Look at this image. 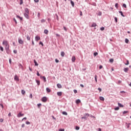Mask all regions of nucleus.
<instances>
[{
    "label": "nucleus",
    "instance_id": "1",
    "mask_svg": "<svg viewBox=\"0 0 131 131\" xmlns=\"http://www.w3.org/2000/svg\"><path fill=\"white\" fill-rule=\"evenodd\" d=\"M3 46H8L9 45V42H8V41L7 40H4L3 42Z\"/></svg>",
    "mask_w": 131,
    "mask_h": 131
},
{
    "label": "nucleus",
    "instance_id": "2",
    "mask_svg": "<svg viewBox=\"0 0 131 131\" xmlns=\"http://www.w3.org/2000/svg\"><path fill=\"white\" fill-rule=\"evenodd\" d=\"M47 101H48V98H47L46 97H43L42 98V101H43V103H46V102H47Z\"/></svg>",
    "mask_w": 131,
    "mask_h": 131
},
{
    "label": "nucleus",
    "instance_id": "3",
    "mask_svg": "<svg viewBox=\"0 0 131 131\" xmlns=\"http://www.w3.org/2000/svg\"><path fill=\"white\" fill-rule=\"evenodd\" d=\"M35 39L36 41H38V40H40V37L39 36H36L35 37Z\"/></svg>",
    "mask_w": 131,
    "mask_h": 131
},
{
    "label": "nucleus",
    "instance_id": "4",
    "mask_svg": "<svg viewBox=\"0 0 131 131\" xmlns=\"http://www.w3.org/2000/svg\"><path fill=\"white\" fill-rule=\"evenodd\" d=\"M22 116H24V114H22L21 112H19L17 115V117H22Z\"/></svg>",
    "mask_w": 131,
    "mask_h": 131
},
{
    "label": "nucleus",
    "instance_id": "5",
    "mask_svg": "<svg viewBox=\"0 0 131 131\" xmlns=\"http://www.w3.org/2000/svg\"><path fill=\"white\" fill-rule=\"evenodd\" d=\"M18 42L20 45H23V43H24V41L22 39H18Z\"/></svg>",
    "mask_w": 131,
    "mask_h": 131
},
{
    "label": "nucleus",
    "instance_id": "6",
    "mask_svg": "<svg viewBox=\"0 0 131 131\" xmlns=\"http://www.w3.org/2000/svg\"><path fill=\"white\" fill-rule=\"evenodd\" d=\"M24 16L27 19H29V13H24Z\"/></svg>",
    "mask_w": 131,
    "mask_h": 131
},
{
    "label": "nucleus",
    "instance_id": "7",
    "mask_svg": "<svg viewBox=\"0 0 131 131\" xmlns=\"http://www.w3.org/2000/svg\"><path fill=\"white\" fill-rule=\"evenodd\" d=\"M10 48V45L8 44V45L5 46V50L8 52L9 51V49Z\"/></svg>",
    "mask_w": 131,
    "mask_h": 131
},
{
    "label": "nucleus",
    "instance_id": "8",
    "mask_svg": "<svg viewBox=\"0 0 131 131\" xmlns=\"http://www.w3.org/2000/svg\"><path fill=\"white\" fill-rule=\"evenodd\" d=\"M25 14H29V10L28 9V8H25Z\"/></svg>",
    "mask_w": 131,
    "mask_h": 131
},
{
    "label": "nucleus",
    "instance_id": "9",
    "mask_svg": "<svg viewBox=\"0 0 131 131\" xmlns=\"http://www.w3.org/2000/svg\"><path fill=\"white\" fill-rule=\"evenodd\" d=\"M84 117H86V118H85V119L87 120L88 119V117H90V114H85Z\"/></svg>",
    "mask_w": 131,
    "mask_h": 131
},
{
    "label": "nucleus",
    "instance_id": "10",
    "mask_svg": "<svg viewBox=\"0 0 131 131\" xmlns=\"http://www.w3.org/2000/svg\"><path fill=\"white\" fill-rule=\"evenodd\" d=\"M76 60V58H75V56H72V62H75Z\"/></svg>",
    "mask_w": 131,
    "mask_h": 131
},
{
    "label": "nucleus",
    "instance_id": "11",
    "mask_svg": "<svg viewBox=\"0 0 131 131\" xmlns=\"http://www.w3.org/2000/svg\"><path fill=\"white\" fill-rule=\"evenodd\" d=\"M14 79L15 80H17V81H19V77H18L17 75L14 76Z\"/></svg>",
    "mask_w": 131,
    "mask_h": 131
},
{
    "label": "nucleus",
    "instance_id": "12",
    "mask_svg": "<svg viewBox=\"0 0 131 131\" xmlns=\"http://www.w3.org/2000/svg\"><path fill=\"white\" fill-rule=\"evenodd\" d=\"M40 78H42L43 79V81L45 82L47 81V79L46 78V77L45 76H41Z\"/></svg>",
    "mask_w": 131,
    "mask_h": 131
},
{
    "label": "nucleus",
    "instance_id": "13",
    "mask_svg": "<svg viewBox=\"0 0 131 131\" xmlns=\"http://www.w3.org/2000/svg\"><path fill=\"white\" fill-rule=\"evenodd\" d=\"M57 88H58V89H62V85H61V84H57Z\"/></svg>",
    "mask_w": 131,
    "mask_h": 131
},
{
    "label": "nucleus",
    "instance_id": "14",
    "mask_svg": "<svg viewBox=\"0 0 131 131\" xmlns=\"http://www.w3.org/2000/svg\"><path fill=\"white\" fill-rule=\"evenodd\" d=\"M96 26H97V24L96 23H94L93 24H92L91 27H96Z\"/></svg>",
    "mask_w": 131,
    "mask_h": 131
},
{
    "label": "nucleus",
    "instance_id": "15",
    "mask_svg": "<svg viewBox=\"0 0 131 131\" xmlns=\"http://www.w3.org/2000/svg\"><path fill=\"white\" fill-rule=\"evenodd\" d=\"M46 91L47 93H51V89H50L49 88H46Z\"/></svg>",
    "mask_w": 131,
    "mask_h": 131
},
{
    "label": "nucleus",
    "instance_id": "16",
    "mask_svg": "<svg viewBox=\"0 0 131 131\" xmlns=\"http://www.w3.org/2000/svg\"><path fill=\"white\" fill-rule=\"evenodd\" d=\"M124 72H127V71H128V68H124Z\"/></svg>",
    "mask_w": 131,
    "mask_h": 131
},
{
    "label": "nucleus",
    "instance_id": "17",
    "mask_svg": "<svg viewBox=\"0 0 131 131\" xmlns=\"http://www.w3.org/2000/svg\"><path fill=\"white\" fill-rule=\"evenodd\" d=\"M118 105L119 107H124L123 105L121 104V103H118Z\"/></svg>",
    "mask_w": 131,
    "mask_h": 131
},
{
    "label": "nucleus",
    "instance_id": "18",
    "mask_svg": "<svg viewBox=\"0 0 131 131\" xmlns=\"http://www.w3.org/2000/svg\"><path fill=\"white\" fill-rule=\"evenodd\" d=\"M34 63L35 64V66H37L38 65V63H37V62H36V60H35V59L34 60Z\"/></svg>",
    "mask_w": 131,
    "mask_h": 131
},
{
    "label": "nucleus",
    "instance_id": "19",
    "mask_svg": "<svg viewBox=\"0 0 131 131\" xmlns=\"http://www.w3.org/2000/svg\"><path fill=\"white\" fill-rule=\"evenodd\" d=\"M44 33H45V34H49V31L48 30H45Z\"/></svg>",
    "mask_w": 131,
    "mask_h": 131
},
{
    "label": "nucleus",
    "instance_id": "20",
    "mask_svg": "<svg viewBox=\"0 0 131 131\" xmlns=\"http://www.w3.org/2000/svg\"><path fill=\"white\" fill-rule=\"evenodd\" d=\"M61 57H64V56H65V53L64 52H61Z\"/></svg>",
    "mask_w": 131,
    "mask_h": 131
},
{
    "label": "nucleus",
    "instance_id": "21",
    "mask_svg": "<svg viewBox=\"0 0 131 131\" xmlns=\"http://www.w3.org/2000/svg\"><path fill=\"white\" fill-rule=\"evenodd\" d=\"M71 1V4L72 6V7H74V2H73V1H72V0H70Z\"/></svg>",
    "mask_w": 131,
    "mask_h": 131
},
{
    "label": "nucleus",
    "instance_id": "22",
    "mask_svg": "<svg viewBox=\"0 0 131 131\" xmlns=\"http://www.w3.org/2000/svg\"><path fill=\"white\" fill-rule=\"evenodd\" d=\"M57 95H58L59 96H62V92H57Z\"/></svg>",
    "mask_w": 131,
    "mask_h": 131
},
{
    "label": "nucleus",
    "instance_id": "23",
    "mask_svg": "<svg viewBox=\"0 0 131 131\" xmlns=\"http://www.w3.org/2000/svg\"><path fill=\"white\" fill-rule=\"evenodd\" d=\"M76 104H79V103H80V100L77 99V100H76Z\"/></svg>",
    "mask_w": 131,
    "mask_h": 131
},
{
    "label": "nucleus",
    "instance_id": "24",
    "mask_svg": "<svg viewBox=\"0 0 131 131\" xmlns=\"http://www.w3.org/2000/svg\"><path fill=\"white\" fill-rule=\"evenodd\" d=\"M100 100L101 101H104L105 100V98H104V97H100Z\"/></svg>",
    "mask_w": 131,
    "mask_h": 131
},
{
    "label": "nucleus",
    "instance_id": "25",
    "mask_svg": "<svg viewBox=\"0 0 131 131\" xmlns=\"http://www.w3.org/2000/svg\"><path fill=\"white\" fill-rule=\"evenodd\" d=\"M36 82H37L38 85H39L40 84V81L39 80H36Z\"/></svg>",
    "mask_w": 131,
    "mask_h": 131
},
{
    "label": "nucleus",
    "instance_id": "26",
    "mask_svg": "<svg viewBox=\"0 0 131 131\" xmlns=\"http://www.w3.org/2000/svg\"><path fill=\"white\" fill-rule=\"evenodd\" d=\"M119 13L120 14H121V16H122V17H124V15H123V13L122 12V11H119Z\"/></svg>",
    "mask_w": 131,
    "mask_h": 131
},
{
    "label": "nucleus",
    "instance_id": "27",
    "mask_svg": "<svg viewBox=\"0 0 131 131\" xmlns=\"http://www.w3.org/2000/svg\"><path fill=\"white\" fill-rule=\"evenodd\" d=\"M21 94H22V95H25V94H26V92H25V91H24V90H21Z\"/></svg>",
    "mask_w": 131,
    "mask_h": 131
},
{
    "label": "nucleus",
    "instance_id": "28",
    "mask_svg": "<svg viewBox=\"0 0 131 131\" xmlns=\"http://www.w3.org/2000/svg\"><path fill=\"white\" fill-rule=\"evenodd\" d=\"M41 23H45V22H46V19H42L41 20Z\"/></svg>",
    "mask_w": 131,
    "mask_h": 131
},
{
    "label": "nucleus",
    "instance_id": "29",
    "mask_svg": "<svg viewBox=\"0 0 131 131\" xmlns=\"http://www.w3.org/2000/svg\"><path fill=\"white\" fill-rule=\"evenodd\" d=\"M125 41L126 43H128V41H129V40H128L127 38H126L125 39Z\"/></svg>",
    "mask_w": 131,
    "mask_h": 131
},
{
    "label": "nucleus",
    "instance_id": "30",
    "mask_svg": "<svg viewBox=\"0 0 131 131\" xmlns=\"http://www.w3.org/2000/svg\"><path fill=\"white\" fill-rule=\"evenodd\" d=\"M0 49L2 52H4V48H3V47L0 46Z\"/></svg>",
    "mask_w": 131,
    "mask_h": 131
},
{
    "label": "nucleus",
    "instance_id": "31",
    "mask_svg": "<svg viewBox=\"0 0 131 131\" xmlns=\"http://www.w3.org/2000/svg\"><path fill=\"white\" fill-rule=\"evenodd\" d=\"M62 114L63 115H67V113L66 112H62Z\"/></svg>",
    "mask_w": 131,
    "mask_h": 131
},
{
    "label": "nucleus",
    "instance_id": "32",
    "mask_svg": "<svg viewBox=\"0 0 131 131\" xmlns=\"http://www.w3.org/2000/svg\"><path fill=\"white\" fill-rule=\"evenodd\" d=\"M95 80L96 82H97V75H95Z\"/></svg>",
    "mask_w": 131,
    "mask_h": 131
},
{
    "label": "nucleus",
    "instance_id": "33",
    "mask_svg": "<svg viewBox=\"0 0 131 131\" xmlns=\"http://www.w3.org/2000/svg\"><path fill=\"white\" fill-rule=\"evenodd\" d=\"M114 61V60L113 59H110V62H111V63H113Z\"/></svg>",
    "mask_w": 131,
    "mask_h": 131
},
{
    "label": "nucleus",
    "instance_id": "34",
    "mask_svg": "<svg viewBox=\"0 0 131 131\" xmlns=\"http://www.w3.org/2000/svg\"><path fill=\"white\" fill-rule=\"evenodd\" d=\"M27 39H28V40H30V37H29V36H27Z\"/></svg>",
    "mask_w": 131,
    "mask_h": 131
},
{
    "label": "nucleus",
    "instance_id": "35",
    "mask_svg": "<svg viewBox=\"0 0 131 131\" xmlns=\"http://www.w3.org/2000/svg\"><path fill=\"white\" fill-rule=\"evenodd\" d=\"M115 7H116V8H117V9H118V3H116L115 4Z\"/></svg>",
    "mask_w": 131,
    "mask_h": 131
},
{
    "label": "nucleus",
    "instance_id": "36",
    "mask_svg": "<svg viewBox=\"0 0 131 131\" xmlns=\"http://www.w3.org/2000/svg\"><path fill=\"white\" fill-rule=\"evenodd\" d=\"M79 128H80L79 127H78V126H76L75 129H76V130H78L79 129Z\"/></svg>",
    "mask_w": 131,
    "mask_h": 131
},
{
    "label": "nucleus",
    "instance_id": "37",
    "mask_svg": "<svg viewBox=\"0 0 131 131\" xmlns=\"http://www.w3.org/2000/svg\"><path fill=\"white\" fill-rule=\"evenodd\" d=\"M127 63H125V65H128L129 64V61L128 60H126Z\"/></svg>",
    "mask_w": 131,
    "mask_h": 131
},
{
    "label": "nucleus",
    "instance_id": "38",
    "mask_svg": "<svg viewBox=\"0 0 131 131\" xmlns=\"http://www.w3.org/2000/svg\"><path fill=\"white\" fill-rule=\"evenodd\" d=\"M126 113H128V111H124V112H123V114H126Z\"/></svg>",
    "mask_w": 131,
    "mask_h": 131
},
{
    "label": "nucleus",
    "instance_id": "39",
    "mask_svg": "<svg viewBox=\"0 0 131 131\" xmlns=\"http://www.w3.org/2000/svg\"><path fill=\"white\" fill-rule=\"evenodd\" d=\"M114 109L115 110L117 111L119 109V107L117 106V107H115Z\"/></svg>",
    "mask_w": 131,
    "mask_h": 131
},
{
    "label": "nucleus",
    "instance_id": "40",
    "mask_svg": "<svg viewBox=\"0 0 131 131\" xmlns=\"http://www.w3.org/2000/svg\"><path fill=\"white\" fill-rule=\"evenodd\" d=\"M39 45H41V46H42V47H43V43H42V42L40 41V42H39Z\"/></svg>",
    "mask_w": 131,
    "mask_h": 131
},
{
    "label": "nucleus",
    "instance_id": "41",
    "mask_svg": "<svg viewBox=\"0 0 131 131\" xmlns=\"http://www.w3.org/2000/svg\"><path fill=\"white\" fill-rule=\"evenodd\" d=\"M123 7L124 8H126V5L125 4H123Z\"/></svg>",
    "mask_w": 131,
    "mask_h": 131
},
{
    "label": "nucleus",
    "instance_id": "42",
    "mask_svg": "<svg viewBox=\"0 0 131 131\" xmlns=\"http://www.w3.org/2000/svg\"><path fill=\"white\" fill-rule=\"evenodd\" d=\"M20 1V5H22L23 4V0H19Z\"/></svg>",
    "mask_w": 131,
    "mask_h": 131
},
{
    "label": "nucleus",
    "instance_id": "43",
    "mask_svg": "<svg viewBox=\"0 0 131 131\" xmlns=\"http://www.w3.org/2000/svg\"><path fill=\"white\" fill-rule=\"evenodd\" d=\"M105 29V28L104 27H102L100 28V30H101L102 31H103V30H104Z\"/></svg>",
    "mask_w": 131,
    "mask_h": 131
},
{
    "label": "nucleus",
    "instance_id": "44",
    "mask_svg": "<svg viewBox=\"0 0 131 131\" xmlns=\"http://www.w3.org/2000/svg\"><path fill=\"white\" fill-rule=\"evenodd\" d=\"M37 106H38V108H39V107H40V106H41V103L38 104Z\"/></svg>",
    "mask_w": 131,
    "mask_h": 131
},
{
    "label": "nucleus",
    "instance_id": "45",
    "mask_svg": "<svg viewBox=\"0 0 131 131\" xmlns=\"http://www.w3.org/2000/svg\"><path fill=\"white\" fill-rule=\"evenodd\" d=\"M115 20L116 21V23H117L118 21H117V17H115Z\"/></svg>",
    "mask_w": 131,
    "mask_h": 131
},
{
    "label": "nucleus",
    "instance_id": "46",
    "mask_svg": "<svg viewBox=\"0 0 131 131\" xmlns=\"http://www.w3.org/2000/svg\"><path fill=\"white\" fill-rule=\"evenodd\" d=\"M98 91H99L100 93H101V92H102V89L98 88Z\"/></svg>",
    "mask_w": 131,
    "mask_h": 131
},
{
    "label": "nucleus",
    "instance_id": "47",
    "mask_svg": "<svg viewBox=\"0 0 131 131\" xmlns=\"http://www.w3.org/2000/svg\"><path fill=\"white\" fill-rule=\"evenodd\" d=\"M58 131H65L64 129H59Z\"/></svg>",
    "mask_w": 131,
    "mask_h": 131
},
{
    "label": "nucleus",
    "instance_id": "48",
    "mask_svg": "<svg viewBox=\"0 0 131 131\" xmlns=\"http://www.w3.org/2000/svg\"><path fill=\"white\" fill-rule=\"evenodd\" d=\"M74 93L75 94H77V90H74Z\"/></svg>",
    "mask_w": 131,
    "mask_h": 131
},
{
    "label": "nucleus",
    "instance_id": "49",
    "mask_svg": "<svg viewBox=\"0 0 131 131\" xmlns=\"http://www.w3.org/2000/svg\"><path fill=\"white\" fill-rule=\"evenodd\" d=\"M122 81L121 80H119L118 82V84H120V83H121Z\"/></svg>",
    "mask_w": 131,
    "mask_h": 131
},
{
    "label": "nucleus",
    "instance_id": "50",
    "mask_svg": "<svg viewBox=\"0 0 131 131\" xmlns=\"http://www.w3.org/2000/svg\"><path fill=\"white\" fill-rule=\"evenodd\" d=\"M55 62H56V63H59V60L56 59H55Z\"/></svg>",
    "mask_w": 131,
    "mask_h": 131
},
{
    "label": "nucleus",
    "instance_id": "51",
    "mask_svg": "<svg viewBox=\"0 0 131 131\" xmlns=\"http://www.w3.org/2000/svg\"><path fill=\"white\" fill-rule=\"evenodd\" d=\"M90 117H91L92 118H96V117L93 115H91Z\"/></svg>",
    "mask_w": 131,
    "mask_h": 131
},
{
    "label": "nucleus",
    "instance_id": "52",
    "mask_svg": "<svg viewBox=\"0 0 131 131\" xmlns=\"http://www.w3.org/2000/svg\"><path fill=\"white\" fill-rule=\"evenodd\" d=\"M4 122V119H0V122Z\"/></svg>",
    "mask_w": 131,
    "mask_h": 131
},
{
    "label": "nucleus",
    "instance_id": "53",
    "mask_svg": "<svg viewBox=\"0 0 131 131\" xmlns=\"http://www.w3.org/2000/svg\"><path fill=\"white\" fill-rule=\"evenodd\" d=\"M13 20H14V22H15V24H17V20H16V19L13 18Z\"/></svg>",
    "mask_w": 131,
    "mask_h": 131
},
{
    "label": "nucleus",
    "instance_id": "54",
    "mask_svg": "<svg viewBox=\"0 0 131 131\" xmlns=\"http://www.w3.org/2000/svg\"><path fill=\"white\" fill-rule=\"evenodd\" d=\"M94 55L95 56H97V55H98V53L97 52H95L94 53Z\"/></svg>",
    "mask_w": 131,
    "mask_h": 131
},
{
    "label": "nucleus",
    "instance_id": "55",
    "mask_svg": "<svg viewBox=\"0 0 131 131\" xmlns=\"http://www.w3.org/2000/svg\"><path fill=\"white\" fill-rule=\"evenodd\" d=\"M35 3H38L39 2V0H34Z\"/></svg>",
    "mask_w": 131,
    "mask_h": 131
},
{
    "label": "nucleus",
    "instance_id": "56",
    "mask_svg": "<svg viewBox=\"0 0 131 131\" xmlns=\"http://www.w3.org/2000/svg\"><path fill=\"white\" fill-rule=\"evenodd\" d=\"M98 15H99V16H102V12H99V13H98Z\"/></svg>",
    "mask_w": 131,
    "mask_h": 131
},
{
    "label": "nucleus",
    "instance_id": "57",
    "mask_svg": "<svg viewBox=\"0 0 131 131\" xmlns=\"http://www.w3.org/2000/svg\"><path fill=\"white\" fill-rule=\"evenodd\" d=\"M26 123V124H30V122H29V121H27Z\"/></svg>",
    "mask_w": 131,
    "mask_h": 131
},
{
    "label": "nucleus",
    "instance_id": "58",
    "mask_svg": "<svg viewBox=\"0 0 131 131\" xmlns=\"http://www.w3.org/2000/svg\"><path fill=\"white\" fill-rule=\"evenodd\" d=\"M63 29L65 31H67V29L65 27H63Z\"/></svg>",
    "mask_w": 131,
    "mask_h": 131
},
{
    "label": "nucleus",
    "instance_id": "59",
    "mask_svg": "<svg viewBox=\"0 0 131 131\" xmlns=\"http://www.w3.org/2000/svg\"><path fill=\"white\" fill-rule=\"evenodd\" d=\"M13 52L14 53V54H17V50H14Z\"/></svg>",
    "mask_w": 131,
    "mask_h": 131
},
{
    "label": "nucleus",
    "instance_id": "60",
    "mask_svg": "<svg viewBox=\"0 0 131 131\" xmlns=\"http://www.w3.org/2000/svg\"><path fill=\"white\" fill-rule=\"evenodd\" d=\"M102 68H103V66H99V69H102Z\"/></svg>",
    "mask_w": 131,
    "mask_h": 131
},
{
    "label": "nucleus",
    "instance_id": "61",
    "mask_svg": "<svg viewBox=\"0 0 131 131\" xmlns=\"http://www.w3.org/2000/svg\"><path fill=\"white\" fill-rule=\"evenodd\" d=\"M30 98H31V99H32V94H31L30 95Z\"/></svg>",
    "mask_w": 131,
    "mask_h": 131
},
{
    "label": "nucleus",
    "instance_id": "62",
    "mask_svg": "<svg viewBox=\"0 0 131 131\" xmlns=\"http://www.w3.org/2000/svg\"><path fill=\"white\" fill-rule=\"evenodd\" d=\"M25 126V124H23L21 125V127H24Z\"/></svg>",
    "mask_w": 131,
    "mask_h": 131
},
{
    "label": "nucleus",
    "instance_id": "63",
    "mask_svg": "<svg viewBox=\"0 0 131 131\" xmlns=\"http://www.w3.org/2000/svg\"><path fill=\"white\" fill-rule=\"evenodd\" d=\"M19 19L21 21H22V20H23V17H20L19 18Z\"/></svg>",
    "mask_w": 131,
    "mask_h": 131
},
{
    "label": "nucleus",
    "instance_id": "64",
    "mask_svg": "<svg viewBox=\"0 0 131 131\" xmlns=\"http://www.w3.org/2000/svg\"><path fill=\"white\" fill-rule=\"evenodd\" d=\"M130 124H127V128H128V127H129V125H130Z\"/></svg>",
    "mask_w": 131,
    "mask_h": 131
}]
</instances>
